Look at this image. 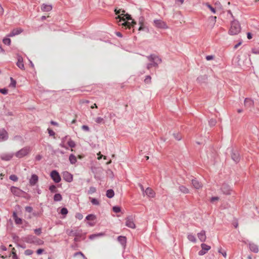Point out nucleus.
Segmentation results:
<instances>
[{
    "mask_svg": "<svg viewBox=\"0 0 259 259\" xmlns=\"http://www.w3.org/2000/svg\"><path fill=\"white\" fill-rule=\"evenodd\" d=\"M184 0H176V3L177 4L181 5L184 3Z\"/></svg>",
    "mask_w": 259,
    "mask_h": 259,
    "instance_id": "61",
    "label": "nucleus"
},
{
    "mask_svg": "<svg viewBox=\"0 0 259 259\" xmlns=\"http://www.w3.org/2000/svg\"><path fill=\"white\" fill-rule=\"evenodd\" d=\"M61 213L63 215H66L68 213V210L66 208L63 207L61 210Z\"/></svg>",
    "mask_w": 259,
    "mask_h": 259,
    "instance_id": "46",
    "label": "nucleus"
},
{
    "mask_svg": "<svg viewBox=\"0 0 259 259\" xmlns=\"http://www.w3.org/2000/svg\"><path fill=\"white\" fill-rule=\"evenodd\" d=\"M118 241L121 244L122 247L125 248L126 245V238L123 236H119L117 237Z\"/></svg>",
    "mask_w": 259,
    "mask_h": 259,
    "instance_id": "19",
    "label": "nucleus"
},
{
    "mask_svg": "<svg viewBox=\"0 0 259 259\" xmlns=\"http://www.w3.org/2000/svg\"><path fill=\"white\" fill-rule=\"evenodd\" d=\"M90 199L93 205H99L100 204V202L97 199L90 197Z\"/></svg>",
    "mask_w": 259,
    "mask_h": 259,
    "instance_id": "34",
    "label": "nucleus"
},
{
    "mask_svg": "<svg viewBox=\"0 0 259 259\" xmlns=\"http://www.w3.org/2000/svg\"><path fill=\"white\" fill-rule=\"evenodd\" d=\"M221 190L223 194L229 195L231 194V189L230 187L227 184H223L221 187Z\"/></svg>",
    "mask_w": 259,
    "mask_h": 259,
    "instance_id": "12",
    "label": "nucleus"
},
{
    "mask_svg": "<svg viewBox=\"0 0 259 259\" xmlns=\"http://www.w3.org/2000/svg\"><path fill=\"white\" fill-rule=\"evenodd\" d=\"M232 158L233 160L235 162H238L240 159L239 155L238 153V152L236 153H233L232 154Z\"/></svg>",
    "mask_w": 259,
    "mask_h": 259,
    "instance_id": "29",
    "label": "nucleus"
},
{
    "mask_svg": "<svg viewBox=\"0 0 259 259\" xmlns=\"http://www.w3.org/2000/svg\"><path fill=\"white\" fill-rule=\"evenodd\" d=\"M216 123V120L214 119H211L209 121V124L211 126H214Z\"/></svg>",
    "mask_w": 259,
    "mask_h": 259,
    "instance_id": "49",
    "label": "nucleus"
},
{
    "mask_svg": "<svg viewBox=\"0 0 259 259\" xmlns=\"http://www.w3.org/2000/svg\"><path fill=\"white\" fill-rule=\"evenodd\" d=\"M113 210L114 212L118 213L121 211L120 207L117 206L113 207Z\"/></svg>",
    "mask_w": 259,
    "mask_h": 259,
    "instance_id": "42",
    "label": "nucleus"
},
{
    "mask_svg": "<svg viewBox=\"0 0 259 259\" xmlns=\"http://www.w3.org/2000/svg\"><path fill=\"white\" fill-rule=\"evenodd\" d=\"M125 226L131 229H135L136 227L135 223V218L133 215H129L125 218Z\"/></svg>",
    "mask_w": 259,
    "mask_h": 259,
    "instance_id": "5",
    "label": "nucleus"
},
{
    "mask_svg": "<svg viewBox=\"0 0 259 259\" xmlns=\"http://www.w3.org/2000/svg\"><path fill=\"white\" fill-rule=\"evenodd\" d=\"M75 218L79 220H81L83 219V215L80 213H77L75 214Z\"/></svg>",
    "mask_w": 259,
    "mask_h": 259,
    "instance_id": "47",
    "label": "nucleus"
},
{
    "mask_svg": "<svg viewBox=\"0 0 259 259\" xmlns=\"http://www.w3.org/2000/svg\"><path fill=\"white\" fill-rule=\"evenodd\" d=\"M219 252L220 253H221L222 254V255L224 257H227V252L226 251H223L222 248H220L218 250Z\"/></svg>",
    "mask_w": 259,
    "mask_h": 259,
    "instance_id": "48",
    "label": "nucleus"
},
{
    "mask_svg": "<svg viewBox=\"0 0 259 259\" xmlns=\"http://www.w3.org/2000/svg\"><path fill=\"white\" fill-rule=\"evenodd\" d=\"M95 121L98 123H101L104 122V119L102 117H98L96 118Z\"/></svg>",
    "mask_w": 259,
    "mask_h": 259,
    "instance_id": "44",
    "label": "nucleus"
},
{
    "mask_svg": "<svg viewBox=\"0 0 259 259\" xmlns=\"http://www.w3.org/2000/svg\"><path fill=\"white\" fill-rule=\"evenodd\" d=\"M205 6L208 8L209 9V10L211 11V12L213 14H215L216 11H215V10L214 8H213L211 5H210L208 3H206L205 4Z\"/></svg>",
    "mask_w": 259,
    "mask_h": 259,
    "instance_id": "37",
    "label": "nucleus"
},
{
    "mask_svg": "<svg viewBox=\"0 0 259 259\" xmlns=\"http://www.w3.org/2000/svg\"><path fill=\"white\" fill-rule=\"evenodd\" d=\"M197 237L201 242H205L206 239V233L204 230H202L197 234Z\"/></svg>",
    "mask_w": 259,
    "mask_h": 259,
    "instance_id": "18",
    "label": "nucleus"
},
{
    "mask_svg": "<svg viewBox=\"0 0 259 259\" xmlns=\"http://www.w3.org/2000/svg\"><path fill=\"white\" fill-rule=\"evenodd\" d=\"M41 9L44 12H49L52 10V6L50 5H46L44 4L41 6Z\"/></svg>",
    "mask_w": 259,
    "mask_h": 259,
    "instance_id": "25",
    "label": "nucleus"
},
{
    "mask_svg": "<svg viewBox=\"0 0 259 259\" xmlns=\"http://www.w3.org/2000/svg\"><path fill=\"white\" fill-rule=\"evenodd\" d=\"M17 65L21 69H22V70L25 69L24 65L23 64V60L22 57H21V56H18V57Z\"/></svg>",
    "mask_w": 259,
    "mask_h": 259,
    "instance_id": "21",
    "label": "nucleus"
},
{
    "mask_svg": "<svg viewBox=\"0 0 259 259\" xmlns=\"http://www.w3.org/2000/svg\"><path fill=\"white\" fill-rule=\"evenodd\" d=\"M217 17L216 16H210L208 19V26L212 28L215 25L216 23Z\"/></svg>",
    "mask_w": 259,
    "mask_h": 259,
    "instance_id": "16",
    "label": "nucleus"
},
{
    "mask_svg": "<svg viewBox=\"0 0 259 259\" xmlns=\"http://www.w3.org/2000/svg\"><path fill=\"white\" fill-rule=\"evenodd\" d=\"M149 61L150 62L147 65V68L150 69L152 67H157L158 64L161 62V59L157 56L151 55L147 57Z\"/></svg>",
    "mask_w": 259,
    "mask_h": 259,
    "instance_id": "2",
    "label": "nucleus"
},
{
    "mask_svg": "<svg viewBox=\"0 0 259 259\" xmlns=\"http://www.w3.org/2000/svg\"><path fill=\"white\" fill-rule=\"evenodd\" d=\"M27 241L29 243H42V241L39 239H37L35 236L33 235H29L27 237Z\"/></svg>",
    "mask_w": 259,
    "mask_h": 259,
    "instance_id": "15",
    "label": "nucleus"
},
{
    "mask_svg": "<svg viewBox=\"0 0 259 259\" xmlns=\"http://www.w3.org/2000/svg\"><path fill=\"white\" fill-rule=\"evenodd\" d=\"M154 26L159 29H167L168 26L166 23L161 19H155L153 21Z\"/></svg>",
    "mask_w": 259,
    "mask_h": 259,
    "instance_id": "6",
    "label": "nucleus"
},
{
    "mask_svg": "<svg viewBox=\"0 0 259 259\" xmlns=\"http://www.w3.org/2000/svg\"><path fill=\"white\" fill-rule=\"evenodd\" d=\"M85 219L87 220L94 221L96 219V216L94 214H90L88 215L86 217Z\"/></svg>",
    "mask_w": 259,
    "mask_h": 259,
    "instance_id": "35",
    "label": "nucleus"
},
{
    "mask_svg": "<svg viewBox=\"0 0 259 259\" xmlns=\"http://www.w3.org/2000/svg\"><path fill=\"white\" fill-rule=\"evenodd\" d=\"M62 199L61 195L59 193L56 194L54 196V200L55 201H60Z\"/></svg>",
    "mask_w": 259,
    "mask_h": 259,
    "instance_id": "32",
    "label": "nucleus"
},
{
    "mask_svg": "<svg viewBox=\"0 0 259 259\" xmlns=\"http://www.w3.org/2000/svg\"><path fill=\"white\" fill-rule=\"evenodd\" d=\"M31 151V148L30 147L25 146L16 152L15 155L17 158H21L28 155L30 153Z\"/></svg>",
    "mask_w": 259,
    "mask_h": 259,
    "instance_id": "3",
    "label": "nucleus"
},
{
    "mask_svg": "<svg viewBox=\"0 0 259 259\" xmlns=\"http://www.w3.org/2000/svg\"><path fill=\"white\" fill-rule=\"evenodd\" d=\"M14 156L13 153H5L1 155V158L5 161L11 160Z\"/></svg>",
    "mask_w": 259,
    "mask_h": 259,
    "instance_id": "20",
    "label": "nucleus"
},
{
    "mask_svg": "<svg viewBox=\"0 0 259 259\" xmlns=\"http://www.w3.org/2000/svg\"><path fill=\"white\" fill-rule=\"evenodd\" d=\"M244 106L248 109L253 108L254 105V102L252 100L249 98H246L244 100Z\"/></svg>",
    "mask_w": 259,
    "mask_h": 259,
    "instance_id": "14",
    "label": "nucleus"
},
{
    "mask_svg": "<svg viewBox=\"0 0 259 259\" xmlns=\"http://www.w3.org/2000/svg\"><path fill=\"white\" fill-rule=\"evenodd\" d=\"M22 29L21 28L14 29L10 32L8 36L10 37H13L16 35L19 34L22 32Z\"/></svg>",
    "mask_w": 259,
    "mask_h": 259,
    "instance_id": "23",
    "label": "nucleus"
},
{
    "mask_svg": "<svg viewBox=\"0 0 259 259\" xmlns=\"http://www.w3.org/2000/svg\"><path fill=\"white\" fill-rule=\"evenodd\" d=\"M4 10L1 5H0V16H2L4 14Z\"/></svg>",
    "mask_w": 259,
    "mask_h": 259,
    "instance_id": "62",
    "label": "nucleus"
},
{
    "mask_svg": "<svg viewBox=\"0 0 259 259\" xmlns=\"http://www.w3.org/2000/svg\"><path fill=\"white\" fill-rule=\"evenodd\" d=\"M25 210L26 211H27L28 212H32L33 209H32V207L28 206L25 207Z\"/></svg>",
    "mask_w": 259,
    "mask_h": 259,
    "instance_id": "58",
    "label": "nucleus"
},
{
    "mask_svg": "<svg viewBox=\"0 0 259 259\" xmlns=\"http://www.w3.org/2000/svg\"><path fill=\"white\" fill-rule=\"evenodd\" d=\"M48 131L50 136H53L55 135V133L52 130L48 128Z\"/></svg>",
    "mask_w": 259,
    "mask_h": 259,
    "instance_id": "56",
    "label": "nucleus"
},
{
    "mask_svg": "<svg viewBox=\"0 0 259 259\" xmlns=\"http://www.w3.org/2000/svg\"><path fill=\"white\" fill-rule=\"evenodd\" d=\"M8 90L5 88L0 89V93L4 95H7L8 94Z\"/></svg>",
    "mask_w": 259,
    "mask_h": 259,
    "instance_id": "51",
    "label": "nucleus"
},
{
    "mask_svg": "<svg viewBox=\"0 0 259 259\" xmlns=\"http://www.w3.org/2000/svg\"><path fill=\"white\" fill-rule=\"evenodd\" d=\"M174 136L175 138L178 141L181 140V139H182L181 135L180 134H179V133L174 134Z\"/></svg>",
    "mask_w": 259,
    "mask_h": 259,
    "instance_id": "45",
    "label": "nucleus"
},
{
    "mask_svg": "<svg viewBox=\"0 0 259 259\" xmlns=\"http://www.w3.org/2000/svg\"><path fill=\"white\" fill-rule=\"evenodd\" d=\"M188 239L193 243H195L196 242V239L194 235L191 233H189L187 236Z\"/></svg>",
    "mask_w": 259,
    "mask_h": 259,
    "instance_id": "30",
    "label": "nucleus"
},
{
    "mask_svg": "<svg viewBox=\"0 0 259 259\" xmlns=\"http://www.w3.org/2000/svg\"><path fill=\"white\" fill-rule=\"evenodd\" d=\"M78 255L81 256L83 259H87V258L84 256V255L80 251L75 253L74 256H76Z\"/></svg>",
    "mask_w": 259,
    "mask_h": 259,
    "instance_id": "43",
    "label": "nucleus"
},
{
    "mask_svg": "<svg viewBox=\"0 0 259 259\" xmlns=\"http://www.w3.org/2000/svg\"><path fill=\"white\" fill-rule=\"evenodd\" d=\"M34 231L36 234L39 235L41 233V229L40 228L36 229Z\"/></svg>",
    "mask_w": 259,
    "mask_h": 259,
    "instance_id": "54",
    "label": "nucleus"
},
{
    "mask_svg": "<svg viewBox=\"0 0 259 259\" xmlns=\"http://www.w3.org/2000/svg\"><path fill=\"white\" fill-rule=\"evenodd\" d=\"M81 128H82V129L83 131H87V132H89V130H90V128H89V126L86 125H82Z\"/></svg>",
    "mask_w": 259,
    "mask_h": 259,
    "instance_id": "57",
    "label": "nucleus"
},
{
    "mask_svg": "<svg viewBox=\"0 0 259 259\" xmlns=\"http://www.w3.org/2000/svg\"><path fill=\"white\" fill-rule=\"evenodd\" d=\"M67 144H68L69 147H71V148L75 147L76 146L75 142L73 140H72L70 138H69V139L67 141Z\"/></svg>",
    "mask_w": 259,
    "mask_h": 259,
    "instance_id": "33",
    "label": "nucleus"
},
{
    "mask_svg": "<svg viewBox=\"0 0 259 259\" xmlns=\"http://www.w3.org/2000/svg\"><path fill=\"white\" fill-rule=\"evenodd\" d=\"M38 181V177L35 174H32L29 180V184L31 186H34Z\"/></svg>",
    "mask_w": 259,
    "mask_h": 259,
    "instance_id": "17",
    "label": "nucleus"
},
{
    "mask_svg": "<svg viewBox=\"0 0 259 259\" xmlns=\"http://www.w3.org/2000/svg\"><path fill=\"white\" fill-rule=\"evenodd\" d=\"M122 12L124 13L125 11L123 10ZM121 15H123V16L121 18V16H118L116 18L120 19V21H121V20L124 21L123 23H122V25L127 26V27H130L132 25V23L129 22H126L125 21L132 20L131 16L128 14L124 15L123 13H122Z\"/></svg>",
    "mask_w": 259,
    "mask_h": 259,
    "instance_id": "4",
    "label": "nucleus"
},
{
    "mask_svg": "<svg viewBox=\"0 0 259 259\" xmlns=\"http://www.w3.org/2000/svg\"><path fill=\"white\" fill-rule=\"evenodd\" d=\"M143 195H146L149 198H153L155 195V193L151 188L148 187L143 193Z\"/></svg>",
    "mask_w": 259,
    "mask_h": 259,
    "instance_id": "13",
    "label": "nucleus"
},
{
    "mask_svg": "<svg viewBox=\"0 0 259 259\" xmlns=\"http://www.w3.org/2000/svg\"><path fill=\"white\" fill-rule=\"evenodd\" d=\"M69 160L71 164H74L77 162V158L74 154H71L69 156Z\"/></svg>",
    "mask_w": 259,
    "mask_h": 259,
    "instance_id": "27",
    "label": "nucleus"
},
{
    "mask_svg": "<svg viewBox=\"0 0 259 259\" xmlns=\"http://www.w3.org/2000/svg\"><path fill=\"white\" fill-rule=\"evenodd\" d=\"M33 251L30 249H27L25 251V254L27 255H30L32 254Z\"/></svg>",
    "mask_w": 259,
    "mask_h": 259,
    "instance_id": "53",
    "label": "nucleus"
},
{
    "mask_svg": "<svg viewBox=\"0 0 259 259\" xmlns=\"http://www.w3.org/2000/svg\"><path fill=\"white\" fill-rule=\"evenodd\" d=\"M11 82L9 84V86L12 88H15L16 85V81L15 79L12 77H10Z\"/></svg>",
    "mask_w": 259,
    "mask_h": 259,
    "instance_id": "36",
    "label": "nucleus"
},
{
    "mask_svg": "<svg viewBox=\"0 0 259 259\" xmlns=\"http://www.w3.org/2000/svg\"><path fill=\"white\" fill-rule=\"evenodd\" d=\"M50 176L55 183H59L61 180V178L59 172L56 170H54L51 171Z\"/></svg>",
    "mask_w": 259,
    "mask_h": 259,
    "instance_id": "7",
    "label": "nucleus"
},
{
    "mask_svg": "<svg viewBox=\"0 0 259 259\" xmlns=\"http://www.w3.org/2000/svg\"><path fill=\"white\" fill-rule=\"evenodd\" d=\"M179 190L181 192H182L184 194H187V193H189V189L187 188H186L185 186H180Z\"/></svg>",
    "mask_w": 259,
    "mask_h": 259,
    "instance_id": "31",
    "label": "nucleus"
},
{
    "mask_svg": "<svg viewBox=\"0 0 259 259\" xmlns=\"http://www.w3.org/2000/svg\"><path fill=\"white\" fill-rule=\"evenodd\" d=\"M106 196L109 198H112L114 196V192L112 189H109L106 191Z\"/></svg>",
    "mask_w": 259,
    "mask_h": 259,
    "instance_id": "28",
    "label": "nucleus"
},
{
    "mask_svg": "<svg viewBox=\"0 0 259 259\" xmlns=\"http://www.w3.org/2000/svg\"><path fill=\"white\" fill-rule=\"evenodd\" d=\"M213 58H214V56L212 55H208L206 57V59L207 61L211 60L213 59Z\"/></svg>",
    "mask_w": 259,
    "mask_h": 259,
    "instance_id": "59",
    "label": "nucleus"
},
{
    "mask_svg": "<svg viewBox=\"0 0 259 259\" xmlns=\"http://www.w3.org/2000/svg\"><path fill=\"white\" fill-rule=\"evenodd\" d=\"M44 251V249H38L36 251V253L37 254H40L42 253V252Z\"/></svg>",
    "mask_w": 259,
    "mask_h": 259,
    "instance_id": "63",
    "label": "nucleus"
},
{
    "mask_svg": "<svg viewBox=\"0 0 259 259\" xmlns=\"http://www.w3.org/2000/svg\"><path fill=\"white\" fill-rule=\"evenodd\" d=\"M63 179L67 182H71L73 181V175L68 171H65L63 172Z\"/></svg>",
    "mask_w": 259,
    "mask_h": 259,
    "instance_id": "10",
    "label": "nucleus"
},
{
    "mask_svg": "<svg viewBox=\"0 0 259 259\" xmlns=\"http://www.w3.org/2000/svg\"><path fill=\"white\" fill-rule=\"evenodd\" d=\"M8 139V132L4 128L0 130V142L6 141Z\"/></svg>",
    "mask_w": 259,
    "mask_h": 259,
    "instance_id": "11",
    "label": "nucleus"
},
{
    "mask_svg": "<svg viewBox=\"0 0 259 259\" xmlns=\"http://www.w3.org/2000/svg\"><path fill=\"white\" fill-rule=\"evenodd\" d=\"M96 191V189L94 187H90L89 190H88V194H92L95 193Z\"/></svg>",
    "mask_w": 259,
    "mask_h": 259,
    "instance_id": "39",
    "label": "nucleus"
},
{
    "mask_svg": "<svg viewBox=\"0 0 259 259\" xmlns=\"http://www.w3.org/2000/svg\"><path fill=\"white\" fill-rule=\"evenodd\" d=\"M9 178L11 180L14 181V182H16L18 180L17 176L15 175H11L10 176Z\"/></svg>",
    "mask_w": 259,
    "mask_h": 259,
    "instance_id": "40",
    "label": "nucleus"
},
{
    "mask_svg": "<svg viewBox=\"0 0 259 259\" xmlns=\"http://www.w3.org/2000/svg\"><path fill=\"white\" fill-rule=\"evenodd\" d=\"M241 30L240 23L237 20L234 19L231 22L228 33L231 35H237L240 32Z\"/></svg>",
    "mask_w": 259,
    "mask_h": 259,
    "instance_id": "1",
    "label": "nucleus"
},
{
    "mask_svg": "<svg viewBox=\"0 0 259 259\" xmlns=\"http://www.w3.org/2000/svg\"><path fill=\"white\" fill-rule=\"evenodd\" d=\"M227 13H228V15H230V17H231L232 18H233V20L235 19H234V16H233V14L232 13V12H231V10H228V11H227Z\"/></svg>",
    "mask_w": 259,
    "mask_h": 259,
    "instance_id": "60",
    "label": "nucleus"
},
{
    "mask_svg": "<svg viewBox=\"0 0 259 259\" xmlns=\"http://www.w3.org/2000/svg\"><path fill=\"white\" fill-rule=\"evenodd\" d=\"M59 145H60V147H61L62 148H65V149H66L67 150L68 149V147L65 145V142H61Z\"/></svg>",
    "mask_w": 259,
    "mask_h": 259,
    "instance_id": "55",
    "label": "nucleus"
},
{
    "mask_svg": "<svg viewBox=\"0 0 259 259\" xmlns=\"http://www.w3.org/2000/svg\"><path fill=\"white\" fill-rule=\"evenodd\" d=\"M12 259H20L17 255L16 254V252L15 251H12Z\"/></svg>",
    "mask_w": 259,
    "mask_h": 259,
    "instance_id": "52",
    "label": "nucleus"
},
{
    "mask_svg": "<svg viewBox=\"0 0 259 259\" xmlns=\"http://www.w3.org/2000/svg\"><path fill=\"white\" fill-rule=\"evenodd\" d=\"M96 237H97V234H92V235H90V237H89V238L91 239H94Z\"/></svg>",
    "mask_w": 259,
    "mask_h": 259,
    "instance_id": "64",
    "label": "nucleus"
},
{
    "mask_svg": "<svg viewBox=\"0 0 259 259\" xmlns=\"http://www.w3.org/2000/svg\"><path fill=\"white\" fill-rule=\"evenodd\" d=\"M49 190L51 192H55L56 191V187L55 185H52L49 187Z\"/></svg>",
    "mask_w": 259,
    "mask_h": 259,
    "instance_id": "50",
    "label": "nucleus"
},
{
    "mask_svg": "<svg viewBox=\"0 0 259 259\" xmlns=\"http://www.w3.org/2000/svg\"><path fill=\"white\" fill-rule=\"evenodd\" d=\"M151 81V77L150 75H147L146 76L145 79H144V82L147 84H149Z\"/></svg>",
    "mask_w": 259,
    "mask_h": 259,
    "instance_id": "38",
    "label": "nucleus"
},
{
    "mask_svg": "<svg viewBox=\"0 0 259 259\" xmlns=\"http://www.w3.org/2000/svg\"><path fill=\"white\" fill-rule=\"evenodd\" d=\"M201 250L198 252V254L199 255H203L205 254L211 248L210 246L205 243H202L201 244Z\"/></svg>",
    "mask_w": 259,
    "mask_h": 259,
    "instance_id": "9",
    "label": "nucleus"
},
{
    "mask_svg": "<svg viewBox=\"0 0 259 259\" xmlns=\"http://www.w3.org/2000/svg\"><path fill=\"white\" fill-rule=\"evenodd\" d=\"M11 192L12 194L16 196H21V195L24 193L22 190L18 187L12 186L10 188Z\"/></svg>",
    "mask_w": 259,
    "mask_h": 259,
    "instance_id": "8",
    "label": "nucleus"
},
{
    "mask_svg": "<svg viewBox=\"0 0 259 259\" xmlns=\"http://www.w3.org/2000/svg\"><path fill=\"white\" fill-rule=\"evenodd\" d=\"M13 217L16 224L20 225L22 223V219L18 217L17 213L16 212H13Z\"/></svg>",
    "mask_w": 259,
    "mask_h": 259,
    "instance_id": "26",
    "label": "nucleus"
},
{
    "mask_svg": "<svg viewBox=\"0 0 259 259\" xmlns=\"http://www.w3.org/2000/svg\"><path fill=\"white\" fill-rule=\"evenodd\" d=\"M192 184L193 186V187L196 189H199L202 188V184L196 179H193L192 180Z\"/></svg>",
    "mask_w": 259,
    "mask_h": 259,
    "instance_id": "22",
    "label": "nucleus"
},
{
    "mask_svg": "<svg viewBox=\"0 0 259 259\" xmlns=\"http://www.w3.org/2000/svg\"><path fill=\"white\" fill-rule=\"evenodd\" d=\"M3 41L5 45L8 46H9L11 44V39L9 38H4Z\"/></svg>",
    "mask_w": 259,
    "mask_h": 259,
    "instance_id": "41",
    "label": "nucleus"
},
{
    "mask_svg": "<svg viewBox=\"0 0 259 259\" xmlns=\"http://www.w3.org/2000/svg\"><path fill=\"white\" fill-rule=\"evenodd\" d=\"M249 246L250 250L255 253H257L258 252V246L255 244L254 243H251L249 244Z\"/></svg>",
    "mask_w": 259,
    "mask_h": 259,
    "instance_id": "24",
    "label": "nucleus"
}]
</instances>
